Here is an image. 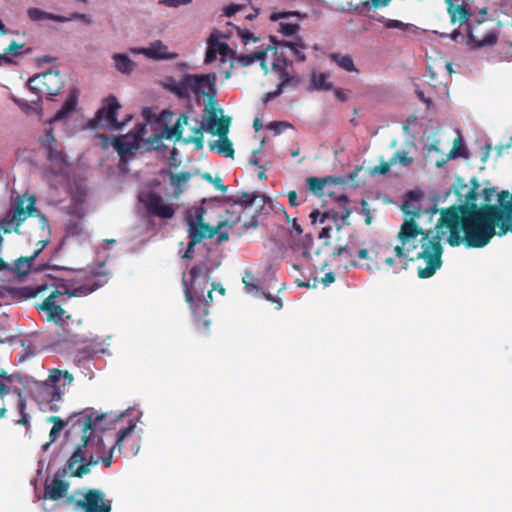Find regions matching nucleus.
Wrapping results in <instances>:
<instances>
[{
	"label": "nucleus",
	"mask_w": 512,
	"mask_h": 512,
	"mask_svg": "<svg viewBox=\"0 0 512 512\" xmlns=\"http://www.w3.org/2000/svg\"><path fill=\"white\" fill-rule=\"evenodd\" d=\"M475 188L467 195V201L461 205H453L439 210L440 218L434 230L425 231L415 221L421 215L419 201L421 192L409 191L401 206L405 219L400 227L397 239L400 242L393 248L395 256L399 259L410 261L423 260L425 266L417 268L419 278L426 279L433 276L442 266L444 239L451 247L464 245L468 249H480L479 246H470L468 237L473 233L476 220L486 207H493L500 211V202L496 206H477L475 201L478 184L474 179ZM438 212L433 209L432 213Z\"/></svg>",
	"instance_id": "1"
},
{
	"label": "nucleus",
	"mask_w": 512,
	"mask_h": 512,
	"mask_svg": "<svg viewBox=\"0 0 512 512\" xmlns=\"http://www.w3.org/2000/svg\"><path fill=\"white\" fill-rule=\"evenodd\" d=\"M133 408H128L121 413L109 412L100 413L94 408H86L80 414L83 425V435L81 443L71 456L77 452L80 454L81 461L77 462L73 469H70L71 477L82 478L91 472V468L101 462V455L106 453V439L108 432L118 428L120 422H125L127 417L131 416Z\"/></svg>",
	"instance_id": "2"
},
{
	"label": "nucleus",
	"mask_w": 512,
	"mask_h": 512,
	"mask_svg": "<svg viewBox=\"0 0 512 512\" xmlns=\"http://www.w3.org/2000/svg\"><path fill=\"white\" fill-rule=\"evenodd\" d=\"M105 261L97 266H88L79 269L75 277L57 279L53 285L54 290L39 305L38 309L45 312L47 319L56 324L62 323L66 318L65 310L59 304L57 299L63 295L68 297L87 296L108 282L109 273L104 271Z\"/></svg>",
	"instance_id": "3"
},
{
	"label": "nucleus",
	"mask_w": 512,
	"mask_h": 512,
	"mask_svg": "<svg viewBox=\"0 0 512 512\" xmlns=\"http://www.w3.org/2000/svg\"><path fill=\"white\" fill-rule=\"evenodd\" d=\"M219 265V262H201L191 268L188 276L184 274L182 279L185 300L189 304L199 328L203 330H207L210 326L207 316L213 290H217L222 295L225 293V289L220 283H212L211 289H208L211 280L210 273Z\"/></svg>",
	"instance_id": "4"
},
{
	"label": "nucleus",
	"mask_w": 512,
	"mask_h": 512,
	"mask_svg": "<svg viewBox=\"0 0 512 512\" xmlns=\"http://www.w3.org/2000/svg\"><path fill=\"white\" fill-rule=\"evenodd\" d=\"M476 220L473 233L469 235L470 246L486 247L494 236L502 237L512 233V196L502 193L500 211L486 207Z\"/></svg>",
	"instance_id": "5"
},
{
	"label": "nucleus",
	"mask_w": 512,
	"mask_h": 512,
	"mask_svg": "<svg viewBox=\"0 0 512 512\" xmlns=\"http://www.w3.org/2000/svg\"><path fill=\"white\" fill-rule=\"evenodd\" d=\"M74 377L68 371L51 369L45 381H33L35 384L33 397L42 411L58 412L66 387L70 386Z\"/></svg>",
	"instance_id": "6"
},
{
	"label": "nucleus",
	"mask_w": 512,
	"mask_h": 512,
	"mask_svg": "<svg viewBox=\"0 0 512 512\" xmlns=\"http://www.w3.org/2000/svg\"><path fill=\"white\" fill-rule=\"evenodd\" d=\"M215 73L208 74H185L180 80L168 78L165 88L176 95L179 99L188 100L194 97L200 103L201 98H216Z\"/></svg>",
	"instance_id": "7"
},
{
	"label": "nucleus",
	"mask_w": 512,
	"mask_h": 512,
	"mask_svg": "<svg viewBox=\"0 0 512 512\" xmlns=\"http://www.w3.org/2000/svg\"><path fill=\"white\" fill-rule=\"evenodd\" d=\"M36 198L24 194L17 196L6 213L5 217L0 220V229L4 233L19 232L20 226L30 216L37 215L40 219V227L45 230L48 228V220L42 215L35 206Z\"/></svg>",
	"instance_id": "8"
},
{
	"label": "nucleus",
	"mask_w": 512,
	"mask_h": 512,
	"mask_svg": "<svg viewBox=\"0 0 512 512\" xmlns=\"http://www.w3.org/2000/svg\"><path fill=\"white\" fill-rule=\"evenodd\" d=\"M203 129L197 118H191L186 114H182L176 123L168 127L166 126L162 132V137L183 143H193L196 149L203 148Z\"/></svg>",
	"instance_id": "9"
},
{
	"label": "nucleus",
	"mask_w": 512,
	"mask_h": 512,
	"mask_svg": "<svg viewBox=\"0 0 512 512\" xmlns=\"http://www.w3.org/2000/svg\"><path fill=\"white\" fill-rule=\"evenodd\" d=\"M66 504L76 512H111L112 500L100 489H79L66 497Z\"/></svg>",
	"instance_id": "10"
},
{
	"label": "nucleus",
	"mask_w": 512,
	"mask_h": 512,
	"mask_svg": "<svg viewBox=\"0 0 512 512\" xmlns=\"http://www.w3.org/2000/svg\"><path fill=\"white\" fill-rule=\"evenodd\" d=\"M79 461H81V458L77 452L74 456H70L64 467L57 470L53 479L47 477L44 484V494L39 499L56 501L65 497L70 486L65 477L70 472V469H73Z\"/></svg>",
	"instance_id": "11"
},
{
	"label": "nucleus",
	"mask_w": 512,
	"mask_h": 512,
	"mask_svg": "<svg viewBox=\"0 0 512 512\" xmlns=\"http://www.w3.org/2000/svg\"><path fill=\"white\" fill-rule=\"evenodd\" d=\"M44 147L47 151V159L51 163V167L44 170V178L50 182L51 186L56 187L52 183L53 177H65L67 170L66 155L57 149V140L53 135L52 129L46 130Z\"/></svg>",
	"instance_id": "12"
},
{
	"label": "nucleus",
	"mask_w": 512,
	"mask_h": 512,
	"mask_svg": "<svg viewBox=\"0 0 512 512\" xmlns=\"http://www.w3.org/2000/svg\"><path fill=\"white\" fill-rule=\"evenodd\" d=\"M205 210L202 207H198L193 213L189 212L186 215V223L188 226L189 241L192 244H199L204 239H210L214 237L220 225L218 227H211L204 223Z\"/></svg>",
	"instance_id": "13"
},
{
	"label": "nucleus",
	"mask_w": 512,
	"mask_h": 512,
	"mask_svg": "<svg viewBox=\"0 0 512 512\" xmlns=\"http://www.w3.org/2000/svg\"><path fill=\"white\" fill-rule=\"evenodd\" d=\"M120 107L121 105L115 96L107 97L96 117L91 120V126L93 128L101 126L108 130H121L125 126V122H118L116 118V113Z\"/></svg>",
	"instance_id": "14"
},
{
	"label": "nucleus",
	"mask_w": 512,
	"mask_h": 512,
	"mask_svg": "<svg viewBox=\"0 0 512 512\" xmlns=\"http://www.w3.org/2000/svg\"><path fill=\"white\" fill-rule=\"evenodd\" d=\"M28 87L36 94L46 93L49 99L52 100L60 92L63 82L58 71L49 70L30 78Z\"/></svg>",
	"instance_id": "15"
},
{
	"label": "nucleus",
	"mask_w": 512,
	"mask_h": 512,
	"mask_svg": "<svg viewBox=\"0 0 512 512\" xmlns=\"http://www.w3.org/2000/svg\"><path fill=\"white\" fill-rule=\"evenodd\" d=\"M138 200L150 215L157 216L162 219H170L175 213L173 206L165 204L162 197L152 190L140 191Z\"/></svg>",
	"instance_id": "16"
},
{
	"label": "nucleus",
	"mask_w": 512,
	"mask_h": 512,
	"mask_svg": "<svg viewBox=\"0 0 512 512\" xmlns=\"http://www.w3.org/2000/svg\"><path fill=\"white\" fill-rule=\"evenodd\" d=\"M231 124V117L222 116L218 123V131L214 135H218L219 139L210 141L209 148L211 151H216L218 154L224 157L234 156V149L231 140L227 137L229 133V127Z\"/></svg>",
	"instance_id": "17"
},
{
	"label": "nucleus",
	"mask_w": 512,
	"mask_h": 512,
	"mask_svg": "<svg viewBox=\"0 0 512 512\" xmlns=\"http://www.w3.org/2000/svg\"><path fill=\"white\" fill-rule=\"evenodd\" d=\"M142 414L143 413L140 411L136 418L128 419V424L125 427L121 426L124 422H120L118 424V428L115 429L117 430V433L115 435L114 444L109 448L107 455H105V453L101 455V462L105 467L108 468L111 466L113 453L115 451L121 452L124 440L136 429V425L140 422Z\"/></svg>",
	"instance_id": "18"
},
{
	"label": "nucleus",
	"mask_w": 512,
	"mask_h": 512,
	"mask_svg": "<svg viewBox=\"0 0 512 512\" xmlns=\"http://www.w3.org/2000/svg\"><path fill=\"white\" fill-rule=\"evenodd\" d=\"M129 53L143 55L155 61L174 60L178 57V54L170 52L168 46L161 40L151 42L148 47H132L129 49Z\"/></svg>",
	"instance_id": "19"
},
{
	"label": "nucleus",
	"mask_w": 512,
	"mask_h": 512,
	"mask_svg": "<svg viewBox=\"0 0 512 512\" xmlns=\"http://www.w3.org/2000/svg\"><path fill=\"white\" fill-rule=\"evenodd\" d=\"M140 141V133H129L120 137H115L112 141V146L117 151L120 161L125 162L129 157L135 155L136 151L140 147Z\"/></svg>",
	"instance_id": "20"
},
{
	"label": "nucleus",
	"mask_w": 512,
	"mask_h": 512,
	"mask_svg": "<svg viewBox=\"0 0 512 512\" xmlns=\"http://www.w3.org/2000/svg\"><path fill=\"white\" fill-rule=\"evenodd\" d=\"M207 100L200 124L204 131L215 134V132L218 131V123L220 121L218 114H220L221 117L224 116L223 109L219 107L216 98H208Z\"/></svg>",
	"instance_id": "21"
},
{
	"label": "nucleus",
	"mask_w": 512,
	"mask_h": 512,
	"mask_svg": "<svg viewBox=\"0 0 512 512\" xmlns=\"http://www.w3.org/2000/svg\"><path fill=\"white\" fill-rule=\"evenodd\" d=\"M83 411L73 413L71 416H69L66 420L61 419L58 416H50L47 418V422L53 423V426L49 433V438L51 442H55L58 438L59 433L62 431V429L67 426L71 425L72 427H78L81 431V434L83 435V425H82V418H80Z\"/></svg>",
	"instance_id": "22"
},
{
	"label": "nucleus",
	"mask_w": 512,
	"mask_h": 512,
	"mask_svg": "<svg viewBox=\"0 0 512 512\" xmlns=\"http://www.w3.org/2000/svg\"><path fill=\"white\" fill-rule=\"evenodd\" d=\"M1 343L10 342L16 346H20L22 348V352L18 355V362L23 363L31 357L36 355V346L33 344L32 340L26 336H9V337H0Z\"/></svg>",
	"instance_id": "23"
},
{
	"label": "nucleus",
	"mask_w": 512,
	"mask_h": 512,
	"mask_svg": "<svg viewBox=\"0 0 512 512\" xmlns=\"http://www.w3.org/2000/svg\"><path fill=\"white\" fill-rule=\"evenodd\" d=\"M71 319V316H66V320L62 323H58L55 325V334L57 336V342L63 343H71V344H79L85 343L88 339L84 335L77 334L73 332L70 328H67L68 321Z\"/></svg>",
	"instance_id": "24"
},
{
	"label": "nucleus",
	"mask_w": 512,
	"mask_h": 512,
	"mask_svg": "<svg viewBox=\"0 0 512 512\" xmlns=\"http://www.w3.org/2000/svg\"><path fill=\"white\" fill-rule=\"evenodd\" d=\"M499 31L497 29L486 30L480 39L474 35L473 30L468 27L467 43L472 49H480L486 46H494L498 41Z\"/></svg>",
	"instance_id": "25"
},
{
	"label": "nucleus",
	"mask_w": 512,
	"mask_h": 512,
	"mask_svg": "<svg viewBox=\"0 0 512 512\" xmlns=\"http://www.w3.org/2000/svg\"><path fill=\"white\" fill-rule=\"evenodd\" d=\"M257 200L261 202L260 207H262L267 201H269V198L266 195H258L256 193L248 192H241L235 196H229L226 198L227 203L243 207H251L257 202Z\"/></svg>",
	"instance_id": "26"
},
{
	"label": "nucleus",
	"mask_w": 512,
	"mask_h": 512,
	"mask_svg": "<svg viewBox=\"0 0 512 512\" xmlns=\"http://www.w3.org/2000/svg\"><path fill=\"white\" fill-rule=\"evenodd\" d=\"M447 10L453 23H466L470 17V13L464 5V0H445Z\"/></svg>",
	"instance_id": "27"
},
{
	"label": "nucleus",
	"mask_w": 512,
	"mask_h": 512,
	"mask_svg": "<svg viewBox=\"0 0 512 512\" xmlns=\"http://www.w3.org/2000/svg\"><path fill=\"white\" fill-rule=\"evenodd\" d=\"M51 287H53V285H48L47 283L27 285L18 288H11V294L19 299H32L40 294H44V292Z\"/></svg>",
	"instance_id": "28"
},
{
	"label": "nucleus",
	"mask_w": 512,
	"mask_h": 512,
	"mask_svg": "<svg viewBox=\"0 0 512 512\" xmlns=\"http://www.w3.org/2000/svg\"><path fill=\"white\" fill-rule=\"evenodd\" d=\"M111 58L113 60L115 70L122 75H131L137 67L136 62L132 60L128 54L114 53Z\"/></svg>",
	"instance_id": "29"
},
{
	"label": "nucleus",
	"mask_w": 512,
	"mask_h": 512,
	"mask_svg": "<svg viewBox=\"0 0 512 512\" xmlns=\"http://www.w3.org/2000/svg\"><path fill=\"white\" fill-rule=\"evenodd\" d=\"M268 50L269 49L267 48V49L258 50L251 54H241V55L235 54L233 61H237V63L240 64L242 67H248V66L252 65L254 62L259 61L262 69H264V71L267 72L268 68L266 65L265 58H266Z\"/></svg>",
	"instance_id": "30"
},
{
	"label": "nucleus",
	"mask_w": 512,
	"mask_h": 512,
	"mask_svg": "<svg viewBox=\"0 0 512 512\" xmlns=\"http://www.w3.org/2000/svg\"><path fill=\"white\" fill-rule=\"evenodd\" d=\"M242 281L245 285V290L247 293L252 294L256 297L263 296L264 298H266L269 301L277 302L278 309H280L282 307V302L280 299L275 300L271 294L264 292L263 290H261V288L258 284L254 283V276L251 272L246 271L243 276Z\"/></svg>",
	"instance_id": "31"
},
{
	"label": "nucleus",
	"mask_w": 512,
	"mask_h": 512,
	"mask_svg": "<svg viewBox=\"0 0 512 512\" xmlns=\"http://www.w3.org/2000/svg\"><path fill=\"white\" fill-rule=\"evenodd\" d=\"M377 20L382 22L386 28L397 29L403 34H416L418 31V27L414 24L404 23L400 20L388 19L384 16H379Z\"/></svg>",
	"instance_id": "32"
},
{
	"label": "nucleus",
	"mask_w": 512,
	"mask_h": 512,
	"mask_svg": "<svg viewBox=\"0 0 512 512\" xmlns=\"http://www.w3.org/2000/svg\"><path fill=\"white\" fill-rule=\"evenodd\" d=\"M377 20L382 22L386 28L397 29L403 34H416L418 31V27L414 24L404 23L400 20L388 19L384 16H379Z\"/></svg>",
	"instance_id": "33"
},
{
	"label": "nucleus",
	"mask_w": 512,
	"mask_h": 512,
	"mask_svg": "<svg viewBox=\"0 0 512 512\" xmlns=\"http://www.w3.org/2000/svg\"><path fill=\"white\" fill-rule=\"evenodd\" d=\"M329 75L326 73L317 74L313 72L311 74L308 91H329L333 89L332 83L328 81Z\"/></svg>",
	"instance_id": "34"
},
{
	"label": "nucleus",
	"mask_w": 512,
	"mask_h": 512,
	"mask_svg": "<svg viewBox=\"0 0 512 512\" xmlns=\"http://www.w3.org/2000/svg\"><path fill=\"white\" fill-rule=\"evenodd\" d=\"M329 58L342 70L346 72H356L358 73V69L356 68L352 56L349 54H343L339 52H333L329 55Z\"/></svg>",
	"instance_id": "35"
},
{
	"label": "nucleus",
	"mask_w": 512,
	"mask_h": 512,
	"mask_svg": "<svg viewBox=\"0 0 512 512\" xmlns=\"http://www.w3.org/2000/svg\"><path fill=\"white\" fill-rule=\"evenodd\" d=\"M270 40L272 43L275 44V51H274V61L272 63V69L273 70H278V69H281V68H287L288 66H291L292 65V61L287 59L284 55V51L286 48H281L280 45H278V42L276 40V37L274 36H270Z\"/></svg>",
	"instance_id": "36"
},
{
	"label": "nucleus",
	"mask_w": 512,
	"mask_h": 512,
	"mask_svg": "<svg viewBox=\"0 0 512 512\" xmlns=\"http://www.w3.org/2000/svg\"><path fill=\"white\" fill-rule=\"evenodd\" d=\"M77 104V93L72 91L66 99L61 109L56 112L50 122H57L65 119L72 111H74Z\"/></svg>",
	"instance_id": "37"
},
{
	"label": "nucleus",
	"mask_w": 512,
	"mask_h": 512,
	"mask_svg": "<svg viewBox=\"0 0 512 512\" xmlns=\"http://www.w3.org/2000/svg\"><path fill=\"white\" fill-rule=\"evenodd\" d=\"M71 214L76 215L77 221H69L66 225V234L71 237L80 236L83 233V225L81 223V219L83 218V212L79 208H75L70 211Z\"/></svg>",
	"instance_id": "38"
},
{
	"label": "nucleus",
	"mask_w": 512,
	"mask_h": 512,
	"mask_svg": "<svg viewBox=\"0 0 512 512\" xmlns=\"http://www.w3.org/2000/svg\"><path fill=\"white\" fill-rule=\"evenodd\" d=\"M22 48L23 44H18L15 41H12L9 47L5 49L4 53L0 54V66L3 63L12 64L13 59L11 58V55L15 57L20 56L22 54Z\"/></svg>",
	"instance_id": "39"
},
{
	"label": "nucleus",
	"mask_w": 512,
	"mask_h": 512,
	"mask_svg": "<svg viewBox=\"0 0 512 512\" xmlns=\"http://www.w3.org/2000/svg\"><path fill=\"white\" fill-rule=\"evenodd\" d=\"M327 182L328 178L308 177L306 179L308 190L317 196H321L323 194V190Z\"/></svg>",
	"instance_id": "40"
},
{
	"label": "nucleus",
	"mask_w": 512,
	"mask_h": 512,
	"mask_svg": "<svg viewBox=\"0 0 512 512\" xmlns=\"http://www.w3.org/2000/svg\"><path fill=\"white\" fill-rule=\"evenodd\" d=\"M27 15L31 21H43V20H52L57 22L58 15L52 14L49 12H45L39 8H29L27 10Z\"/></svg>",
	"instance_id": "41"
},
{
	"label": "nucleus",
	"mask_w": 512,
	"mask_h": 512,
	"mask_svg": "<svg viewBox=\"0 0 512 512\" xmlns=\"http://www.w3.org/2000/svg\"><path fill=\"white\" fill-rule=\"evenodd\" d=\"M458 157L468 158L467 148L460 136L454 140L453 148L448 155V159H455Z\"/></svg>",
	"instance_id": "42"
},
{
	"label": "nucleus",
	"mask_w": 512,
	"mask_h": 512,
	"mask_svg": "<svg viewBox=\"0 0 512 512\" xmlns=\"http://www.w3.org/2000/svg\"><path fill=\"white\" fill-rule=\"evenodd\" d=\"M215 48L217 50V54L221 56V60L225 61L227 57L234 60L235 52L229 47V45L226 42L220 41L218 37V33L216 32V42H215Z\"/></svg>",
	"instance_id": "43"
},
{
	"label": "nucleus",
	"mask_w": 512,
	"mask_h": 512,
	"mask_svg": "<svg viewBox=\"0 0 512 512\" xmlns=\"http://www.w3.org/2000/svg\"><path fill=\"white\" fill-rule=\"evenodd\" d=\"M35 259L36 257H33V254L30 257H20L15 261L13 270L18 274H26Z\"/></svg>",
	"instance_id": "44"
},
{
	"label": "nucleus",
	"mask_w": 512,
	"mask_h": 512,
	"mask_svg": "<svg viewBox=\"0 0 512 512\" xmlns=\"http://www.w3.org/2000/svg\"><path fill=\"white\" fill-rule=\"evenodd\" d=\"M216 32H213L208 39V47L205 55V63H212L217 57V50L215 48Z\"/></svg>",
	"instance_id": "45"
},
{
	"label": "nucleus",
	"mask_w": 512,
	"mask_h": 512,
	"mask_svg": "<svg viewBox=\"0 0 512 512\" xmlns=\"http://www.w3.org/2000/svg\"><path fill=\"white\" fill-rule=\"evenodd\" d=\"M74 20H81L86 25H89L92 23V19L89 15L84 14V13H77V12L72 13L69 16L58 15L57 22L65 23V22H71Z\"/></svg>",
	"instance_id": "46"
},
{
	"label": "nucleus",
	"mask_w": 512,
	"mask_h": 512,
	"mask_svg": "<svg viewBox=\"0 0 512 512\" xmlns=\"http://www.w3.org/2000/svg\"><path fill=\"white\" fill-rule=\"evenodd\" d=\"M413 162V158L408 155L404 150L397 151L393 157L390 158V164H401L402 166H408Z\"/></svg>",
	"instance_id": "47"
},
{
	"label": "nucleus",
	"mask_w": 512,
	"mask_h": 512,
	"mask_svg": "<svg viewBox=\"0 0 512 512\" xmlns=\"http://www.w3.org/2000/svg\"><path fill=\"white\" fill-rule=\"evenodd\" d=\"M278 45H280L281 48L289 49L298 61L304 62L306 60L303 49L295 48L290 41L282 40L278 42Z\"/></svg>",
	"instance_id": "48"
},
{
	"label": "nucleus",
	"mask_w": 512,
	"mask_h": 512,
	"mask_svg": "<svg viewBox=\"0 0 512 512\" xmlns=\"http://www.w3.org/2000/svg\"><path fill=\"white\" fill-rule=\"evenodd\" d=\"M190 178L191 174L189 172L170 173V183L175 187L188 182Z\"/></svg>",
	"instance_id": "49"
},
{
	"label": "nucleus",
	"mask_w": 512,
	"mask_h": 512,
	"mask_svg": "<svg viewBox=\"0 0 512 512\" xmlns=\"http://www.w3.org/2000/svg\"><path fill=\"white\" fill-rule=\"evenodd\" d=\"M335 213L332 211L326 212L324 214H321L319 210H314L310 213L309 217L311 218V222L314 224L317 221H319L321 224L325 223V221L332 217L335 218Z\"/></svg>",
	"instance_id": "50"
},
{
	"label": "nucleus",
	"mask_w": 512,
	"mask_h": 512,
	"mask_svg": "<svg viewBox=\"0 0 512 512\" xmlns=\"http://www.w3.org/2000/svg\"><path fill=\"white\" fill-rule=\"evenodd\" d=\"M300 26L297 23H280V32L285 36H293L298 33Z\"/></svg>",
	"instance_id": "51"
},
{
	"label": "nucleus",
	"mask_w": 512,
	"mask_h": 512,
	"mask_svg": "<svg viewBox=\"0 0 512 512\" xmlns=\"http://www.w3.org/2000/svg\"><path fill=\"white\" fill-rule=\"evenodd\" d=\"M337 201L338 203L340 204L341 208L343 209V212H342V215H341V220H342V223H346V221L348 220L350 214H351V211L346 207V204L349 202L348 198L346 195H340L337 197Z\"/></svg>",
	"instance_id": "52"
},
{
	"label": "nucleus",
	"mask_w": 512,
	"mask_h": 512,
	"mask_svg": "<svg viewBox=\"0 0 512 512\" xmlns=\"http://www.w3.org/2000/svg\"><path fill=\"white\" fill-rule=\"evenodd\" d=\"M275 72L278 73V84H277V88L280 89V91L283 93L284 89H286V79L289 78V76L291 75L288 71H287V68H281V69H278V70H274Z\"/></svg>",
	"instance_id": "53"
},
{
	"label": "nucleus",
	"mask_w": 512,
	"mask_h": 512,
	"mask_svg": "<svg viewBox=\"0 0 512 512\" xmlns=\"http://www.w3.org/2000/svg\"><path fill=\"white\" fill-rule=\"evenodd\" d=\"M202 177L203 179L212 183L217 190H220L223 193L227 191V186L223 184L222 179L220 177L213 178L212 175L209 173H205Z\"/></svg>",
	"instance_id": "54"
},
{
	"label": "nucleus",
	"mask_w": 512,
	"mask_h": 512,
	"mask_svg": "<svg viewBox=\"0 0 512 512\" xmlns=\"http://www.w3.org/2000/svg\"><path fill=\"white\" fill-rule=\"evenodd\" d=\"M393 166V164H390V160L388 162H381L380 165L375 166L371 170L372 175H386L390 171V167Z\"/></svg>",
	"instance_id": "55"
},
{
	"label": "nucleus",
	"mask_w": 512,
	"mask_h": 512,
	"mask_svg": "<svg viewBox=\"0 0 512 512\" xmlns=\"http://www.w3.org/2000/svg\"><path fill=\"white\" fill-rule=\"evenodd\" d=\"M192 1L193 0H161L159 3L169 8H178L190 4Z\"/></svg>",
	"instance_id": "56"
},
{
	"label": "nucleus",
	"mask_w": 512,
	"mask_h": 512,
	"mask_svg": "<svg viewBox=\"0 0 512 512\" xmlns=\"http://www.w3.org/2000/svg\"><path fill=\"white\" fill-rule=\"evenodd\" d=\"M291 127L288 122H271L268 124L267 128L271 129L275 132V134L282 133L286 128Z\"/></svg>",
	"instance_id": "57"
},
{
	"label": "nucleus",
	"mask_w": 512,
	"mask_h": 512,
	"mask_svg": "<svg viewBox=\"0 0 512 512\" xmlns=\"http://www.w3.org/2000/svg\"><path fill=\"white\" fill-rule=\"evenodd\" d=\"M291 16H300L298 11H290V12H275L270 15L271 21H278L280 19L289 18Z\"/></svg>",
	"instance_id": "58"
},
{
	"label": "nucleus",
	"mask_w": 512,
	"mask_h": 512,
	"mask_svg": "<svg viewBox=\"0 0 512 512\" xmlns=\"http://www.w3.org/2000/svg\"><path fill=\"white\" fill-rule=\"evenodd\" d=\"M15 381H18L19 383L26 386L30 383V378L27 376H21L19 373H13L7 376V382L13 383Z\"/></svg>",
	"instance_id": "59"
},
{
	"label": "nucleus",
	"mask_w": 512,
	"mask_h": 512,
	"mask_svg": "<svg viewBox=\"0 0 512 512\" xmlns=\"http://www.w3.org/2000/svg\"><path fill=\"white\" fill-rule=\"evenodd\" d=\"M238 36L241 38L242 42L246 45L250 41L257 42L258 38H256L253 33L249 30H238Z\"/></svg>",
	"instance_id": "60"
},
{
	"label": "nucleus",
	"mask_w": 512,
	"mask_h": 512,
	"mask_svg": "<svg viewBox=\"0 0 512 512\" xmlns=\"http://www.w3.org/2000/svg\"><path fill=\"white\" fill-rule=\"evenodd\" d=\"M286 81V88L296 89L302 82V78L298 74L290 75Z\"/></svg>",
	"instance_id": "61"
},
{
	"label": "nucleus",
	"mask_w": 512,
	"mask_h": 512,
	"mask_svg": "<svg viewBox=\"0 0 512 512\" xmlns=\"http://www.w3.org/2000/svg\"><path fill=\"white\" fill-rule=\"evenodd\" d=\"M19 395V403H18V406H19V409H20V412L22 414V418L20 420L17 421L18 424H21V425H25L28 423V419H29V416L28 414H26L24 412L25 410V401L21 398V395L20 393H18Z\"/></svg>",
	"instance_id": "62"
},
{
	"label": "nucleus",
	"mask_w": 512,
	"mask_h": 512,
	"mask_svg": "<svg viewBox=\"0 0 512 512\" xmlns=\"http://www.w3.org/2000/svg\"><path fill=\"white\" fill-rule=\"evenodd\" d=\"M361 206H362V212L365 215V223L367 225H370L372 223V216H371L369 205H368L367 201L362 200Z\"/></svg>",
	"instance_id": "63"
},
{
	"label": "nucleus",
	"mask_w": 512,
	"mask_h": 512,
	"mask_svg": "<svg viewBox=\"0 0 512 512\" xmlns=\"http://www.w3.org/2000/svg\"><path fill=\"white\" fill-rule=\"evenodd\" d=\"M12 101L17 104L22 110H28L30 108H33L34 105H36L38 103V101H32L30 104L27 103V102H24V101H21L20 99L16 98V97H12L11 98Z\"/></svg>",
	"instance_id": "64"
}]
</instances>
